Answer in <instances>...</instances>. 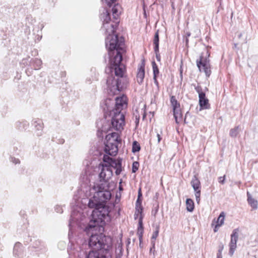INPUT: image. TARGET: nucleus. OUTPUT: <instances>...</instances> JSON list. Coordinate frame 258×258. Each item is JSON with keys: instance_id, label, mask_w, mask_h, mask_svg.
Returning <instances> with one entry per match:
<instances>
[{"instance_id": "f257e3e1", "label": "nucleus", "mask_w": 258, "mask_h": 258, "mask_svg": "<svg viewBox=\"0 0 258 258\" xmlns=\"http://www.w3.org/2000/svg\"><path fill=\"white\" fill-rule=\"evenodd\" d=\"M106 45L108 48L109 55L112 51L115 50L116 54L111 60L110 70L114 72L115 77L109 76L106 83L108 88L113 94L121 91L123 85L122 84L123 75L125 72V66L121 63L122 60V53L124 51L123 39L118 38L117 35L108 36L106 39Z\"/></svg>"}, {"instance_id": "f3484780", "label": "nucleus", "mask_w": 258, "mask_h": 258, "mask_svg": "<svg viewBox=\"0 0 258 258\" xmlns=\"http://www.w3.org/2000/svg\"><path fill=\"white\" fill-rule=\"evenodd\" d=\"M247 201L248 204L250 205L251 207L253 209H256L257 208V201L252 198L251 195L248 191L247 192Z\"/></svg>"}, {"instance_id": "b1692460", "label": "nucleus", "mask_w": 258, "mask_h": 258, "mask_svg": "<svg viewBox=\"0 0 258 258\" xmlns=\"http://www.w3.org/2000/svg\"><path fill=\"white\" fill-rule=\"evenodd\" d=\"M159 39L158 31H157L155 34L154 40H153L154 44L155 45L154 51L156 53H157V52H159Z\"/></svg>"}, {"instance_id": "473e14b6", "label": "nucleus", "mask_w": 258, "mask_h": 258, "mask_svg": "<svg viewBox=\"0 0 258 258\" xmlns=\"http://www.w3.org/2000/svg\"><path fill=\"white\" fill-rule=\"evenodd\" d=\"M113 158H111L108 155H105L103 157V161L104 162H106L107 163H108V164H110V162L112 161V159Z\"/></svg>"}, {"instance_id": "37998d69", "label": "nucleus", "mask_w": 258, "mask_h": 258, "mask_svg": "<svg viewBox=\"0 0 258 258\" xmlns=\"http://www.w3.org/2000/svg\"><path fill=\"white\" fill-rule=\"evenodd\" d=\"M217 258H222V254H220V253H217Z\"/></svg>"}, {"instance_id": "72a5a7b5", "label": "nucleus", "mask_w": 258, "mask_h": 258, "mask_svg": "<svg viewBox=\"0 0 258 258\" xmlns=\"http://www.w3.org/2000/svg\"><path fill=\"white\" fill-rule=\"evenodd\" d=\"M103 3H106L108 6L110 7L111 4L114 2L115 0H101Z\"/></svg>"}, {"instance_id": "412c9836", "label": "nucleus", "mask_w": 258, "mask_h": 258, "mask_svg": "<svg viewBox=\"0 0 258 258\" xmlns=\"http://www.w3.org/2000/svg\"><path fill=\"white\" fill-rule=\"evenodd\" d=\"M22 251V245L19 243H16L14 247V254L17 256H20Z\"/></svg>"}, {"instance_id": "c03bdc74", "label": "nucleus", "mask_w": 258, "mask_h": 258, "mask_svg": "<svg viewBox=\"0 0 258 258\" xmlns=\"http://www.w3.org/2000/svg\"><path fill=\"white\" fill-rule=\"evenodd\" d=\"M158 52H157V53H156V58H157V60L159 61L160 60V57L158 56Z\"/></svg>"}, {"instance_id": "bb28decb", "label": "nucleus", "mask_w": 258, "mask_h": 258, "mask_svg": "<svg viewBox=\"0 0 258 258\" xmlns=\"http://www.w3.org/2000/svg\"><path fill=\"white\" fill-rule=\"evenodd\" d=\"M141 196H142V194H141V189H140L139 190V191H138V200L137 201V202H136V213H138V214H139V213H141L142 210V208H141L140 207L138 208V204L139 205H141V203L139 202V198Z\"/></svg>"}, {"instance_id": "79ce46f5", "label": "nucleus", "mask_w": 258, "mask_h": 258, "mask_svg": "<svg viewBox=\"0 0 258 258\" xmlns=\"http://www.w3.org/2000/svg\"><path fill=\"white\" fill-rule=\"evenodd\" d=\"M157 138H158V142L159 143L161 140V137L159 134H157Z\"/></svg>"}, {"instance_id": "6e6552de", "label": "nucleus", "mask_w": 258, "mask_h": 258, "mask_svg": "<svg viewBox=\"0 0 258 258\" xmlns=\"http://www.w3.org/2000/svg\"><path fill=\"white\" fill-rule=\"evenodd\" d=\"M197 66L201 72L203 71L206 76L209 77L211 74L209 60L201 55L199 60L197 61Z\"/></svg>"}, {"instance_id": "58836bf2", "label": "nucleus", "mask_w": 258, "mask_h": 258, "mask_svg": "<svg viewBox=\"0 0 258 258\" xmlns=\"http://www.w3.org/2000/svg\"><path fill=\"white\" fill-rule=\"evenodd\" d=\"M12 161L14 163H15V164H17L18 163H19L20 161L19 160V159H17L16 158H12Z\"/></svg>"}, {"instance_id": "4c0bfd02", "label": "nucleus", "mask_w": 258, "mask_h": 258, "mask_svg": "<svg viewBox=\"0 0 258 258\" xmlns=\"http://www.w3.org/2000/svg\"><path fill=\"white\" fill-rule=\"evenodd\" d=\"M220 227H221L220 225H218V224H216L215 225L214 229V231L215 232H216L218 231V230Z\"/></svg>"}, {"instance_id": "39448f33", "label": "nucleus", "mask_w": 258, "mask_h": 258, "mask_svg": "<svg viewBox=\"0 0 258 258\" xmlns=\"http://www.w3.org/2000/svg\"><path fill=\"white\" fill-rule=\"evenodd\" d=\"M111 116V127L114 130L120 132L125 124L124 116L122 112H110Z\"/></svg>"}, {"instance_id": "9b49d317", "label": "nucleus", "mask_w": 258, "mask_h": 258, "mask_svg": "<svg viewBox=\"0 0 258 258\" xmlns=\"http://www.w3.org/2000/svg\"><path fill=\"white\" fill-rule=\"evenodd\" d=\"M99 168L101 169L99 177L101 180H100V182H107L112 175V171L110 167L106 165H102L99 166Z\"/></svg>"}, {"instance_id": "cd10ccee", "label": "nucleus", "mask_w": 258, "mask_h": 258, "mask_svg": "<svg viewBox=\"0 0 258 258\" xmlns=\"http://www.w3.org/2000/svg\"><path fill=\"white\" fill-rule=\"evenodd\" d=\"M239 126L232 128L230 131L229 135L231 137H236L238 134Z\"/></svg>"}, {"instance_id": "7c9ffc66", "label": "nucleus", "mask_w": 258, "mask_h": 258, "mask_svg": "<svg viewBox=\"0 0 258 258\" xmlns=\"http://www.w3.org/2000/svg\"><path fill=\"white\" fill-rule=\"evenodd\" d=\"M33 62L35 64V66H34L35 69L38 70L42 64L41 60L39 59L36 58L34 60H33Z\"/></svg>"}, {"instance_id": "2eb2a0df", "label": "nucleus", "mask_w": 258, "mask_h": 258, "mask_svg": "<svg viewBox=\"0 0 258 258\" xmlns=\"http://www.w3.org/2000/svg\"><path fill=\"white\" fill-rule=\"evenodd\" d=\"M145 77V64L144 62L141 64L138 68V71L137 75V81L140 84H142L143 82Z\"/></svg>"}, {"instance_id": "a878e982", "label": "nucleus", "mask_w": 258, "mask_h": 258, "mask_svg": "<svg viewBox=\"0 0 258 258\" xmlns=\"http://www.w3.org/2000/svg\"><path fill=\"white\" fill-rule=\"evenodd\" d=\"M186 210L189 212H192L194 209V203L190 199H187L186 200Z\"/></svg>"}, {"instance_id": "c756f323", "label": "nucleus", "mask_w": 258, "mask_h": 258, "mask_svg": "<svg viewBox=\"0 0 258 258\" xmlns=\"http://www.w3.org/2000/svg\"><path fill=\"white\" fill-rule=\"evenodd\" d=\"M140 150V145L137 142L134 141L133 144L132 151L133 152H138Z\"/></svg>"}, {"instance_id": "ea45409f", "label": "nucleus", "mask_w": 258, "mask_h": 258, "mask_svg": "<svg viewBox=\"0 0 258 258\" xmlns=\"http://www.w3.org/2000/svg\"><path fill=\"white\" fill-rule=\"evenodd\" d=\"M55 210H56V212L58 213H62V209L59 207H56Z\"/></svg>"}, {"instance_id": "f03ea898", "label": "nucleus", "mask_w": 258, "mask_h": 258, "mask_svg": "<svg viewBox=\"0 0 258 258\" xmlns=\"http://www.w3.org/2000/svg\"><path fill=\"white\" fill-rule=\"evenodd\" d=\"M88 205L90 208L94 209L92 219L88 225L90 228L101 226L105 224L106 220L108 221L109 218L107 209L94 194L93 197L89 199Z\"/></svg>"}, {"instance_id": "6ab92c4d", "label": "nucleus", "mask_w": 258, "mask_h": 258, "mask_svg": "<svg viewBox=\"0 0 258 258\" xmlns=\"http://www.w3.org/2000/svg\"><path fill=\"white\" fill-rule=\"evenodd\" d=\"M173 115L175 119L176 123L179 124L182 120V116L180 109L174 110Z\"/></svg>"}, {"instance_id": "ddd939ff", "label": "nucleus", "mask_w": 258, "mask_h": 258, "mask_svg": "<svg viewBox=\"0 0 258 258\" xmlns=\"http://www.w3.org/2000/svg\"><path fill=\"white\" fill-rule=\"evenodd\" d=\"M190 184L195 192L196 200L198 203H199L200 201L201 188L200 181L196 176H194L191 180Z\"/></svg>"}, {"instance_id": "7ed1b4c3", "label": "nucleus", "mask_w": 258, "mask_h": 258, "mask_svg": "<svg viewBox=\"0 0 258 258\" xmlns=\"http://www.w3.org/2000/svg\"><path fill=\"white\" fill-rule=\"evenodd\" d=\"M91 191L94 192L97 198H98L100 202L104 204L111 197V189L108 182L96 183L91 188Z\"/></svg>"}, {"instance_id": "a211bd4d", "label": "nucleus", "mask_w": 258, "mask_h": 258, "mask_svg": "<svg viewBox=\"0 0 258 258\" xmlns=\"http://www.w3.org/2000/svg\"><path fill=\"white\" fill-rule=\"evenodd\" d=\"M143 231L144 229L143 226V217L142 216H141L139 220V226L137 231V234L139 236V240L140 241L142 239Z\"/></svg>"}, {"instance_id": "c85d7f7f", "label": "nucleus", "mask_w": 258, "mask_h": 258, "mask_svg": "<svg viewBox=\"0 0 258 258\" xmlns=\"http://www.w3.org/2000/svg\"><path fill=\"white\" fill-rule=\"evenodd\" d=\"M152 64L154 76H157V75H158L159 73L158 67L155 61L152 62Z\"/></svg>"}, {"instance_id": "423d86ee", "label": "nucleus", "mask_w": 258, "mask_h": 258, "mask_svg": "<svg viewBox=\"0 0 258 258\" xmlns=\"http://www.w3.org/2000/svg\"><path fill=\"white\" fill-rule=\"evenodd\" d=\"M100 18L103 22L102 28L105 30L108 36L114 35V33L117 23H115V24H109V22L110 20V18L109 14L107 10H104V12L101 14Z\"/></svg>"}, {"instance_id": "c9c22d12", "label": "nucleus", "mask_w": 258, "mask_h": 258, "mask_svg": "<svg viewBox=\"0 0 258 258\" xmlns=\"http://www.w3.org/2000/svg\"><path fill=\"white\" fill-rule=\"evenodd\" d=\"M115 169H116V171H115V173L116 174H119L121 171V167H119L118 166L117 168H115Z\"/></svg>"}, {"instance_id": "393cba45", "label": "nucleus", "mask_w": 258, "mask_h": 258, "mask_svg": "<svg viewBox=\"0 0 258 258\" xmlns=\"http://www.w3.org/2000/svg\"><path fill=\"white\" fill-rule=\"evenodd\" d=\"M121 167V160L120 158H118L115 160L114 159H112V161L110 162L109 164V167H113L114 168H117L118 166Z\"/></svg>"}, {"instance_id": "e433bc0d", "label": "nucleus", "mask_w": 258, "mask_h": 258, "mask_svg": "<svg viewBox=\"0 0 258 258\" xmlns=\"http://www.w3.org/2000/svg\"><path fill=\"white\" fill-rule=\"evenodd\" d=\"M156 77H157V76H154V81L155 84H156V85L157 86V89L158 90V89H159V85H158V81L157 80Z\"/></svg>"}, {"instance_id": "f704fd0d", "label": "nucleus", "mask_w": 258, "mask_h": 258, "mask_svg": "<svg viewBox=\"0 0 258 258\" xmlns=\"http://www.w3.org/2000/svg\"><path fill=\"white\" fill-rule=\"evenodd\" d=\"M225 179V175H224V176H222V177L221 176V177H219L218 181L220 183H221L222 184H224Z\"/></svg>"}, {"instance_id": "9d476101", "label": "nucleus", "mask_w": 258, "mask_h": 258, "mask_svg": "<svg viewBox=\"0 0 258 258\" xmlns=\"http://www.w3.org/2000/svg\"><path fill=\"white\" fill-rule=\"evenodd\" d=\"M87 258H111V254L108 249L92 250L89 252Z\"/></svg>"}, {"instance_id": "2f4dec72", "label": "nucleus", "mask_w": 258, "mask_h": 258, "mask_svg": "<svg viewBox=\"0 0 258 258\" xmlns=\"http://www.w3.org/2000/svg\"><path fill=\"white\" fill-rule=\"evenodd\" d=\"M139 164L138 162H134L132 165V172L135 173L139 169Z\"/></svg>"}, {"instance_id": "a19ab883", "label": "nucleus", "mask_w": 258, "mask_h": 258, "mask_svg": "<svg viewBox=\"0 0 258 258\" xmlns=\"http://www.w3.org/2000/svg\"><path fill=\"white\" fill-rule=\"evenodd\" d=\"M223 249V246H222L221 247H220L219 248L217 253H220V254H222V251Z\"/></svg>"}, {"instance_id": "4be33fe9", "label": "nucleus", "mask_w": 258, "mask_h": 258, "mask_svg": "<svg viewBox=\"0 0 258 258\" xmlns=\"http://www.w3.org/2000/svg\"><path fill=\"white\" fill-rule=\"evenodd\" d=\"M171 104L173 107V111L180 109V104L177 102L175 97L172 96L170 98Z\"/></svg>"}, {"instance_id": "0eeeda50", "label": "nucleus", "mask_w": 258, "mask_h": 258, "mask_svg": "<svg viewBox=\"0 0 258 258\" xmlns=\"http://www.w3.org/2000/svg\"><path fill=\"white\" fill-rule=\"evenodd\" d=\"M105 236L102 234L92 235L89 239V245L92 250H99L107 249L105 247L106 245L104 242Z\"/></svg>"}, {"instance_id": "4468645a", "label": "nucleus", "mask_w": 258, "mask_h": 258, "mask_svg": "<svg viewBox=\"0 0 258 258\" xmlns=\"http://www.w3.org/2000/svg\"><path fill=\"white\" fill-rule=\"evenodd\" d=\"M238 235L237 229H234L231 235V240L229 243V254L232 256L234 251L237 247V241L238 240Z\"/></svg>"}, {"instance_id": "dca6fc26", "label": "nucleus", "mask_w": 258, "mask_h": 258, "mask_svg": "<svg viewBox=\"0 0 258 258\" xmlns=\"http://www.w3.org/2000/svg\"><path fill=\"white\" fill-rule=\"evenodd\" d=\"M112 12L113 18L117 20L121 12V6L118 4L114 5L112 9Z\"/></svg>"}, {"instance_id": "1a4fd4ad", "label": "nucleus", "mask_w": 258, "mask_h": 258, "mask_svg": "<svg viewBox=\"0 0 258 258\" xmlns=\"http://www.w3.org/2000/svg\"><path fill=\"white\" fill-rule=\"evenodd\" d=\"M195 90L199 94V105L201 109H209L210 108L209 100L206 97L205 93L202 91L201 87L197 86L195 87Z\"/></svg>"}, {"instance_id": "5701e85b", "label": "nucleus", "mask_w": 258, "mask_h": 258, "mask_svg": "<svg viewBox=\"0 0 258 258\" xmlns=\"http://www.w3.org/2000/svg\"><path fill=\"white\" fill-rule=\"evenodd\" d=\"M159 232V226H157L156 227L155 231L153 233L151 237V243L152 244V247H155V240L156 238L158 237Z\"/></svg>"}, {"instance_id": "20e7f679", "label": "nucleus", "mask_w": 258, "mask_h": 258, "mask_svg": "<svg viewBox=\"0 0 258 258\" xmlns=\"http://www.w3.org/2000/svg\"><path fill=\"white\" fill-rule=\"evenodd\" d=\"M107 141L105 144V152L109 155L115 156L118 151L117 143L119 141L118 134L112 133L106 136Z\"/></svg>"}, {"instance_id": "aec40b11", "label": "nucleus", "mask_w": 258, "mask_h": 258, "mask_svg": "<svg viewBox=\"0 0 258 258\" xmlns=\"http://www.w3.org/2000/svg\"><path fill=\"white\" fill-rule=\"evenodd\" d=\"M225 216V213L224 212H222L220 213L219 216L218 217L217 221H215V219L213 221L212 225L213 226L214 224V222H215L216 224H218V225H220L221 226L224 224Z\"/></svg>"}, {"instance_id": "f8f14e48", "label": "nucleus", "mask_w": 258, "mask_h": 258, "mask_svg": "<svg viewBox=\"0 0 258 258\" xmlns=\"http://www.w3.org/2000/svg\"><path fill=\"white\" fill-rule=\"evenodd\" d=\"M115 108L113 109L111 112H120L126 107L127 106V99L125 96H122L119 97H116L115 99Z\"/></svg>"}]
</instances>
